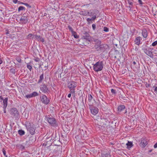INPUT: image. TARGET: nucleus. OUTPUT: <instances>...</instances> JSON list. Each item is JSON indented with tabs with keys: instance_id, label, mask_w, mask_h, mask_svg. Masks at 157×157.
<instances>
[{
	"instance_id": "f257e3e1",
	"label": "nucleus",
	"mask_w": 157,
	"mask_h": 157,
	"mask_svg": "<svg viewBox=\"0 0 157 157\" xmlns=\"http://www.w3.org/2000/svg\"><path fill=\"white\" fill-rule=\"evenodd\" d=\"M77 85V82L74 81H71L67 82V86L70 90L71 93L72 94L75 93V88Z\"/></svg>"
},
{
	"instance_id": "f03ea898",
	"label": "nucleus",
	"mask_w": 157,
	"mask_h": 157,
	"mask_svg": "<svg viewBox=\"0 0 157 157\" xmlns=\"http://www.w3.org/2000/svg\"><path fill=\"white\" fill-rule=\"evenodd\" d=\"M103 67V63L102 61H98L93 65V70L95 72L101 71Z\"/></svg>"
},
{
	"instance_id": "7ed1b4c3",
	"label": "nucleus",
	"mask_w": 157,
	"mask_h": 157,
	"mask_svg": "<svg viewBox=\"0 0 157 157\" xmlns=\"http://www.w3.org/2000/svg\"><path fill=\"white\" fill-rule=\"evenodd\" d=\"M26 127L28 131L31 134L33 135L35 133L36 128L33 125L29 123L27 124Z\"/></svg>"
},
{
	"instance_id": "20e7f679",
	"label": "nucleus",
	"mask_w": 157,
	"mask_h": 157,
	"mask_svg": "<svg viewBox=\"0 0 157 157\" xmlns=\"http://www.w3.org/2000/svg\"><path fill=\"white\" fill-rule=\"evenodd\" d=\"M107 120L105 119H101V121L100 125L101 126L100 128L102 129H104L105 128H107L108 127V124L109 123V122L107 121Z\"/></svg>"
},
{
	"instance_id": "39448f33",
	"label": "nucleus",
	"mask_w": 157,
	"mask_h": 157,
	"mask_svg": "<svg viewBox=\"0 0 157 157\" xmlns=\"http://www.w3.org/2000/svg\"><path fill=\"white\" fill-rule=\"evenodd\" d=\"M41 99L42 102L43 103L46 105L48 104L50 101L49 100L47 96L45 95H43L41 97Z\"/></svg>"
},
{
	"instance_id": "423d86ee",
	"label": "nucleus",
	"mask_w": 157,
	"mask_h": 157,
	"mask_svg": "<svg viewBox=\"0 0 157 157\" xmlns=\"http://www.w3.org/2000/svg\"><path fill=\"white\" fill-rule=\"evenodd\" d=\"M91 113L93 115H96L98 112V109L96 107H92L90 108Z\"/></svg>"
},
{
	"instance_id": "0eeeda50",
	"label": "nucleus",
	"mask_w": 157,
	"mask_h": 157,
	"mask_svg": "<svg viewBox=\"0 0 157 157\" xmlns=\"http://www.w3.org/2000/svg\"><path fill=\"white\" fill-rule=\"evenodd\" d=\"M10 113L12 115L15 116L18 113V111L16 108H12L10 111Z\"/></svg>"
},
{
	"instance_id": "6e6552de",
	"label": "nucleus",
	"mask_w": 157,
	"mask_h": 157,
	"mask_svg": "<svg viewBox=\"0 0 157 157\" xmlns=\"http://www.w3.org/2000/svg\"><path fill=\"white\" fill-rule=\"evenodd\" d=\"M48 122L52 125H54L56 123L55 119L53 118H48Z\"/></svg>"
},
{
	"instance_id": "1a4fd4ad",
	"label": "nucleus",
	"mask_w": 157,
	"mask_h": 157,
	"mask_svg": "<svg viewBox=\"0 0 157 157\" xmlns=\"http://www.w3.org/2000/svg\"><path fill=\"white\" fill-rule=\"evenodd\" d=\"M142 40V38L140 36H138L134 40L135 44L138 45H139L141 43H140L141 40Z\"/></svg>"
},
{
	"instance_id": "9d476101",
	"label": "nucleus",
	"mask_w": 157,
	"mask_h": 157,
	"mask_svg": "<svg viewBox=\"0 0 157 157\" xmlns=\"http://www.w3.org/2000/svg\"><path fill=\"white\" fill-rule=\"evenodd\" d=\"M21 21L22 23L25 24L28 21V17L24 15L21 17Z\"/></svg>"
},
{
	"instance_id": "9b49d317",
	"label": "nucleus",
	"mask_w": 157,
	"mask_h": 157,
	"mask_svg": "<svg viewBox=\"0 0 157 157\" xmlns=\"http://www.w3.org/2000/svg\"><path fill=\"white\" fill-rule=\"evenodd\" d=\"M40 89L44 93L47 92L48 90L47 86L44 85H43L41 86Z\"/></svg>"
},
{
	"instance_id": "f8f14e48",
	"label": "nucleus",
	"mask_w": 157,
	"mask_h": 157,
	"mask_svg": "<svg viewBox=\"0 0 157 157\" xmlns=\"http://www.w3.org/2000/svg\"><path fill=\"white\" fill-rule=\"evenodd\" d=\"M98 10H90L89 12H88V13H89L88 14L90 16L93 15V16L94 15L96 16V13L98 12Z\"/></svg>"
},
{
	"instance_id": "ddd939ff",
	"label": "nucleus",
	"mask_w": 157,
	"mask_h": 157,
	"mask_svg": "<svg viewBox=\"0 0 157 157\" xmlns=\"http://www.w3.org/2000/svg\"><path fill=\"white\" fill-rule=\"evenodd\" d=\"M147 144V142L144 139H142L140 144V145L141 146L144 147Z\"/></svg>"
},
{
	"instance_id": "4468645a",
	"label": "nucleus",
	"mask_w": 157,
	"mask_h": 157,
	"mask_svg": "<svg viewBox=\"0 0 157 157\" xmlns=\"http://www.w3.org/2000/svg\"><path fill=\"white\" fill-rule=\"evenodd\" d=\"M142 35L143 37L146 38L147 36V31L145 29H143L142 30Z\"/></svg>"
},
{
	"instance_id": "2eb2a0df",
	"label": "nucleus",
	"mask_w": 157,
	"mask_h": 157,
	"mask_svg": "<svg viewBox=\"0 0 157 157\" xmlns=\"http://www.w3.org/2000/svg\"><path fill=\"white\" fill-rule=\"evenodd\" d=\"M8 100V98H6L4 99H3V107L5 108H6L7 105V101Z\"/></svg>"
},
{
	"instance_id": "dca6fc26",
	"label": "nucleus",
	"mask_w": 157,
	"mask_h": 157,
	"mask_svg": "<svg viewBox=\"0 0 157 157\" xmlns=\"http://www.w3.org/2000/svg\"><path fill=\"white\" fill-rule=\"evenodd\" d=\"M127 148L128 149H130L133 146L132 142L131 141H128V142L126 144Z\"/></svg>"
},
{
	"instance_id": "f3484780",
	"label": "nucleus",
	"mask_w": 157,
	"mask_h": 157,
	"mask_svg": "<svg viewBox=\"0 0 157 157\" xmlns=\"http://www.w3.org/2000/svg\"><path fill=\"white\" fill-rule=\"evenodd\" d=\"M125 109V106L124 105H121L119 106L117 108L118 111L119 112H121L124 110Z\"/></svg>"
},
{
	"instance_id": "a211bd4d",
	"label": "nucleus",
	"mask_w": 157,
	"mask_h": 157,
	"mask_svg": "<svg viewBox=\"0 0 157 157\" xmlns=\"http://www.w3.org/2000/svg\"><path fill=\"white\" fill-rule=\"evenodd\" d=\"M82 39L86 40V41L89 42L90 40V36H89V34H87L86 36H83L82 37Z\"/></svg>"
},
{
	"instance_id": "6ab92c4d",
	"label": "nucleus",
	"mask_w": 157,
	"mask_h": 157,
	"mask_svg": "<svg viewBox=\"0 0 157 157\" xmlns=\"http://www.w3.org/2000/svg\"><path fill=\"white\" fill-rule=\"evenodd\" d=\"M88 13V12L86 10L82 11L80 12L79 14L80 15L86 16H87L88 14L89 13Z\"/></svg>"
},
{
	"instance_id": "aec40b11",
	"label": "nucleus",
	"mask_w": 157,
	"mask_h": 157,
	"mask_svg": "<svg viewBox=\"0 0 157 157\" xmlns=\"http://www.w3.org/2000/svg\"><path fill=\"white\" fill-rule=\"evenodd\" d=\"M96 16L95 15H94L91 18H88L87 19V21L89 23H90L91 21L94 20H95V19L96 18Z\"/></svg>"
},
{
	"instance_id": "412c9836",
	"label": "nucleus",
	"mask_w": 157,
	"mask_h": 157,
	"mask_svg": "<svg viewBox=\"0 0 157 157\" xmlns=\"http://www.w3.org/2000/svg\"><path fill=\"white\" fill-rule=\"evenodd\" d=\"M101 45V42L100 41L98 40V41L97 44H96L95 45V47L97 49L99 47H100Z\"/></svg>"
},
{
	"instance_id": "4be33fe9",
	"label": "nucleus",
	"mask_w": 157,
	"mask_h": 157,
	"mask_svg": "<svg viewBox=\"0 0 157 157\" xmlns=\"http://www.w3.org/2000/svg\"><path fill=\"white\" fill-rule=\"evenodd\" d=\"M72 35L74 36V37L75 38H78L79 36L77 35L75 31L72 32Z\"/></svg>"
},
{
	"instance_id": "5701e85b",
	"label": "nucleus",
	"mask_w": 157,
	"mask_h": 157,
	"mask_svg": "<svg viewBox=\"0 0 157 157\" xmlns=\"http://www.w3.org/2000/svg\"><path fill=\"white\" fill-rule=\"evenodd\" d=\"M146 54L151 57H152L153 56V55L152 54V52L151 51H149L146 52Z\"/></svg>"
},
{
	"instance_id": "b1692460",
	"label": "nucleus",
	"mask_w": 157,
	"mask_h": 157,
	"mask_svg": "<svg viewBox=\"0 0 157 157\" xmlns=\"http://www.w3.org/2000/svg\"><path fill=\"white\" fill-rule=\"evenodd\" d=\"M43 78H44V75H43V74H42L41 75L40 77V78H39V80L38 81V82H41L42 81L43 79Z\"/></svg>"
},
{
	"instance_id": "393cba45",
	"label": "nucleus",
	"mask_w": 157,
	"mask_h": 157,
	"mask_svg": "<svg viewBox=\"0 0 157 157\" xmlns=\"http://www.w3.org/2000/svg\"><path fill=\"white\" fill-rule=\"evenodd\" d=\"M32 97H36L38 95V93L36 92H33L32 94Z\"/></svg>"
},
{
	"instance_id": "a878e982",
	"label": "nucleus",
	"mask_w": 157,
	"mask_h": 157,
	"mask_svg": "<svg viewBox=\"0 0 157 157\" xmlns=\"http://www.w3.org/2000/svg\"><path fill=\"white\" fill-rule=\"evenodd\" d=\"M18 133L21 135H23L25 134V132L24 131L19 130L18 131Z\"/></svg>"
},
{
	"instance_id": "bb28decb",
	"label": "nucleus",
	"mask_w": 157,
	"mask_h": 157,
	"mask_svg": "<svg viewBox=\"0 0 157 157\" xmlns=\"http://www.w3.org/2000/svg\"><path fill=\"white\" fill-rule=\"evenodd\" d=\"M101 156L102 157H110V155L109 154L106 153L102 155Z\"/></svg>"
},
{
	"instance_id": "cd10ccee",
	"label": "nucleus",
	"mask_w": 157,
	"mask_h": 157,
	"mask_svg": "<svg viewBox=\"0 0 157 157\" xmlns=\"http://www.w3.org/2000/svg\"><path fill=\"white\" fill-rule=\"evenodd\" d=\"M25 7L23 6H20L18 8V11H19L21 10H25Z\"/></svg>"
},
{
	"instance_id": "c85d7f7f",
	"label": "nucleus",
	"mask_w": 157,
	"mask_h": 157,
	"mask_svg": "<svg viewBox=\"0 0 157 157\" xmlns=\"http://www.w3.org/2000/svg\"><path fill=\"white\" fill-rule=\"evenodd\" d=\"M36 38L38 40V41H39L41 37V36L40 35H36L35 36Z\"/></svg>"
},
{
	"instance_id": "c756f323",
	"label": "nucleus",
	"mask_w": 157,
	"mask_h": 157,
	"mask_svg": "<svg viewBox=\"0 0 157 157\" xmlns=\"http://www.w3.org/2000/svg\"><path fill=\"white\" fill-rule=\"evenodd\" d=\"M25 97H26L27 98H31L33 97L32 96L31 94H30L26 95L25 96Z\"/></svg>"
},
{
	"instance_id": "7c9ffc66",
	"label": "nucleus",
	"mask_w": 157,
	"mask_h": 157,
	"mask_svg": "<svg viewBox=\"0 0 157 157\" xmlns=\"http://www.w3.org/2000/svg\"><path fill=\"white\" fill-rule=\"evenodd\" d=\"M27 68L30 71H31V70H32V66L28 64H27Z\"/></svg>"
},
{
	"instance_id": "2f4dec72",
	"label": "nucleus",
	"mask_w": 157,
	"mask_h": 157,
	"mask_svg": "<svg viewBox=\"0 0 157 157\" xmlns=\"http://www.w3.org/2000/svg\"><path fill=\"white\" fill-rule=\"evenodd\" d=\"M2 151L3 153V154H4V155L6 156V157H7V155H6V151L5 150V149L4 148H3L2 149Z\"/></svg>"
},
{
	"instance_id": "473e14b6",
	"label": "nucleus",
	"mask_w": 157,
	"mask_h": 157,
	"mask_svg": "<svg viewBox=\"0 0 157 157\" xmlns=\"http://www.w3.org/2000/svg\"><path fill=\"white\" fill-rule=\"evenodd\" d=\"M103 30L105 32H108L109 31V29L108 28L105 27L104 28Z\"/></svg>"
},
{
	"instance_id": "72a5a7b5",
	"label": "nucleus",
	"mask_w": 157,
	"mask_h": 157,
	"mask_svg": "<svg viewBox=\"0 0 157 157\" xmlns=\"http://www.w3.org/2000/svg\"><path fill=\"white\" fill-rule=\"evenodd\" d=\"M33 35L32 34L30 33L28 35L27 37L28 38H33Z\"/></svg>"
},
{
	"instance_id": "f704fd0d",
	"label": "nucleus",
	"mask_w": 157,
	"mask_h": 157,
	"mask_svg": "<svg viewBox=\"0 0 157 157\" xmlns=\"http://www.w3.org/2000/svg\"><path fill=\"white\" fill-rule=\"evenodd\" d=\"M157 44V41H155L153 42L152 44V45L153 46H155Z\"/></svg>"
},
{
	"instance_id": "c9c22d12",
	"label": "nucleus",
	"mask_w": 157,
	"mask_h": 157,
	"mask_svg": "<svg viewBox=\"0 0 157 157\" xmlns=\"http://www.w3.org/2000/svg\"><path fill=\"white\" fill-rule=\"evenodd\" d=\"M10 71L11 73L13 74H14L15 73V70L14 68H12L10 69Z\"/></svg>"
},
{
	"instance_id": "e433bc0d",
	"label": "nucleus",
	"mask_w": 157,
	"mask_h": 157,
	"mask_svg": "<svg viewBox=\"0 0 157 157\" xmlns=\"http://www.w3.org/2000/svg\"><path fill=\"white\" fill-rule=\"evenodd\" d=\"M16 60L18 63H21V58L19 57H17L16 58Z\"/></svg>"
},
{
	"instance_id": "4c0bfd02",
	"label": "nucleus",
	"mask_w": 157,
	"mask_h": 157,
	"mask_svg": "<svg viewBox=\"0 0 157 157\" xmlns=\"http://www.w3.org/2000/svg\"><path fill=\"white\" fill-rule=\"evenodd\" d=\"M93 98V97H92V96L90 94L89 95V97H88V99L90 100H91Z\"/></svg>"
},
{
	"instance_id": "58836bf2",
	"label": "nucleus",
	"mask_w": 157,
	"mask_h": 157,
	"mask_svg": "<svg viewBox=\"0 0 157 157\" xmlns=\"http://www.w3.org/2000/svg\"><path fill=\"white\" fill-rule=\"evenodd\" d=\"M92 27L94 30L96 28V25L95 24H93L92 25Z\"/></svg>"
},
{
	"instance_id": "ea45409f",
	"label": "nucleus",
	"mask_w": 157,
	"mask_h": 157,
	"mask_svg": "<svg viewBox=\"0 0 157 157\" xmlns=\"http://www.w3.org/2000/svg\"><path fill=\"white\" fill-rule=\"evenodd\" d=\"M68 28L69 30L72 33V32H74V31H73L72 28L70 26H68Z\"/></svg>"
},
{
	"instance_id": "a19ab883",
	"label": "nucleus",
	"mask_w": 157,
	"mask_h": 157,
	"mask_svg": "<svg viewBox=\"0 0 157 157\" xmlns=\"http://www.w3.org/2000/svg\"><path fill=\"white\" fill-rule=\"evenodd\" d=\"M111 92L112 93H113V94H115L116 93V91H115V90L113 89H112L111 90Z\"/></svg>"
},
{
	"instance_id": "79ce46f5",
	"label": "nucleus",
	"mask_w": 157,
	"mask_h": 157,
	"mask_svg": "<svg viewBox=\"0 0 157 157\" xmlns=\"http://www.w3.org/2000/svg\"><path fill=\"white\" fill-rule=\"evenodd\" d=\"M23 5H25V6L27 7H29L30 8H31V6L29 5V4L27 3H25V4H23Z\"/></svg>"
},
{
	"instance_id": "37998d69",
	"label": "nucleus",
	"mask_w": 157,
	"mask_h": 157,
	"mask_svg": "<svg viewBox=\"0 0 157 157\" xmlns=\"http://www.w3.org/2000/svg\"><path fill=\"white\" fill-rule=\"evenodd\" d=\"M39 41L42 42H44V38H43L42 37H41Z\"/></svg>"
},
{
	"instance_id": "c03bdc74",
	"label": "nucleus",
	"mask_w": 157,
	"mask_h": 157,
	"mask_svg": "<svg viewBox=\"0 0 157 157\" xmlns=\"http://www.w3.org/2000/svg\"><path fill=\"white\" fill-rule=\"evenodd\" d=\"M13 2L15 4H16V3H17L18 2H19V1H17V0H13Z\"/></svg>"
},
{
	"instance_id": "a18cd8bd",
	"label": "nucleus",
	"mask_w": 157,
	"mask_h": 157,
	"mask_svg": "<svg viewBox=\"0 0 157 157\" xmlns=\"http://www.w3.org/2000/svg\"><path fill=\"white\" fill-rule=\"evenodd\" d=\"M154 147L155 148H157V142L154 145Z\"/></svg>"
},
{
	"instance_id": "49530a36",
	"label": "nucleus",
	"mask_w": 157,
	"mask_h": 157,
	"mask_svg": "<svg viewBox=\"0 0 157 157\" xmlns=\"http://www.w3.org/2000/svg\"><path fill=\"white\" fill-rule=\"evenodd\" d=\"M138 2L140 4H142V1L141 0H138Z\"/></svg>"
},
{
	"instance_id": "de8ad7c7",
	"label": "nucleus",
	"mask_w": 157,
	"mask_h": 157,
	"mask_svg": "<svg viewBox=\"0 0 157 157\" xmlns=\"http://www.w3.org/2000/svg\"><path fill=\"white\" fill-rule=\"evenodd\" d=\"M71 93L69 94H68V95H67V97L69 98H70L71 97Z\"/></svg>"
},
{
	"instance_id": "09e8293b",
	"label": "nucleus",
	"mask_w": 157,
	"mask_h": 157,
	"mask_svg": "<svg viewBox=\"0 0 157 157\" xmlns=\"http://www.w3.org/2000/svg\"><path fill=\"white\" fill-rule=\"evenodd\" d=\"M89 5V4L88 5H84L83 6H82V7H84V6H86L87 7H88V6Z\"/></svg>"
},
{
	"instance_id": "8fccbe9b",
	"label": "nucleus",
	"mask_w": 157,
	"mask_h": 157,
	"mask_svg": "<svg viewBox=\"0 0 157 157\" xmlns=\"http://www.w3.org/2000/svg\"><path fill=\"white\" fill-rule=\"evenodd\" d=\"M155 91L157 92V87H155Z\"/></svg>"
},
{
	"instance_id": "3c124183",
	"label": "nucleus",
	"mask_w": 157,
	"mask_h": 157,
	"mask_svg": "<svg viewBox=\"0 0 157 157\" xmlns=\"http://www.w3.org/2000/svg\"><path fill=\"white\" fill-rule=\"evenodd\" d=\"M2 63V61L1 59H0V64H1Z\"/></svg>"
},
{
	"instance_id": "603ef678",
	"label": "nucleus",
	"mask_w": 157,
	"mask_h": 157,
	"mask_svg": "<svg viewBox=\"0 0 157 157\" xmlns=\"http://www.w3.org/2000/svg\"><path fill=\"white\" fill-rule=\"evenodd\" d=\"M4 108V113H6V108Z\"/></svg>"
},
{
	"instance_id": "864d4df0",
	"label": "nucleus",
	"mask_w": 157,
	"mask_h": 157,
	"mask_svg": "<svg viewBox=\"0 0 157 157\" xmlns=\"http://www.w3.org/2000/svg\"><path fill=\"white\" fill-rule=\"evenodd\" d=\"M133 63L134 64V65H135L136 64V62H135V61H134L133 62Z\"/></svg>"
},
{
	"instance_id": "5fc2aeb1",
	"label": "nucleus",
	"mask_w": 157,
	"mask_h": 157,
	"mask_svg": "<svg viewBox=\"0 0 157 157\" xmlns=\"http://www.w3.org/2000/svg\"><path fill=\"white\" fill-rule=\"evenodd\" d=\"M9 32L8 31H7L6 32V34H9Z\"/></svg>"
},
{
	"instance_id": "6e6d98bb",
	"label": "nucleus",
	"mask_w": 157,
	"mask_h": 157,
	"mask_svg": "<svg viewBox=\"0 0 157 157\" xmlns=\"http://www.w3.org/2000/svg\"><path fill=\"white\" fill-rule=\"evenodd\" d=\"M0 98L1 99H2V96H0Z\"/></svg>"
},
{
	"instance_id": "4d7b16f0",
	"label": "nucleus",
	"mask_w": 157,
	"mask_h": 157,
	"mask_svg": "<svg viewBox=\"0 0 157 157\" xmlns=\"http://www.w3.org/2000/svg\"><path fill=\"white\" fill-rule=\"evenodd\" d=\"M21 4H25V3L23 2H21Z\"/></svg>"
}]
</instances>
